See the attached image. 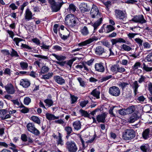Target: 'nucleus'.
<instances>
[{
    "label": "nucleus",
    "mask_w": 152,
    "mask_h": 152,
    "mask_svg": "<svg viewBox=\"0 0 152 152\" xmlns=\"http://www.w3.org/2000/svg\"><path fill=\"white\" fill-rule=\"evenodd\" d=\"M71 99L72 103L73 104L75 102L77 99V97L74 96H71Z\"/></svg>",
    "instance_id": "obj_58"
},
{
    "label": "nucleus",
    "mask_w": 152,
    "mask_h": 152,
    "mask_svg": "<svg viewBox=\"0 0 152 152\" xmlns=\"http://www.w3.org/2000/svg\"><path fill=\"white\" fill-rule=\"evenodd\" d=\"M94 40V39L93 38H90L87 40L83 42L79 43L78 44V45L79 46H85L91 43Z\"/></svg>",
    "instance_id": "obj_22"
},
{
    "label": "nucleus",
    "mask_w": 152,
    "mask_h": 152,
    "mask_svg": "<svg viewBox=\"0 0 152 152\" xmlns=\"http://www.w3.org/2000/svg\"><path fill=\"white\" fill-rule=\"evenodd\" d=\"M68 9L71 12H75L76 10L75 7L72 4L69 5Z\"/></svg>",
    "instance_id": "obj_41"
},
{
    "label": "nucleus",
    "mask_w": 152,
    "mask_h": 152,
    "mask_svg": "<svg viewBox=\"0 0 152 152\" xmlns=\"http://www.w3.org/2000/svg\"><path fill=\"white\" fill-rule=\"evenodd\" d=\"M79 8L82 12L88 11V7L87 4L84 3H82L80 4Z\"/></svg>",
    "instance_id": "obj_16"
},
{
    "label": "nucleus",
    "mask_w": 152,
    "mask_h": 152,
    "mask_svg": "<svg viewBox=\"0 0 152 152\" xmlns=\"http://www.w3.org/2000/svg\"><path fill=\"white\" fill-rule=\"evenodd\" d=\"M120 92L119 88L115 86L110 87L109 89V93L113 96H118L120 94Z\"/></svg>",
    "instance_id": "obj_7"
},
{
    "label": "nucleus",
    "mask_w": 152,
    "mask_h": 152,
    "mask_svg": "<svg viewBox=\"0 0 152 152\" xmlns=\"http://www.w3.org/2000/svg\"><path fill=\"white\" fill-rule=\"evenodd\" d=\"M54 56L56 59L58 61H62L64 60L66 58L64 56L62 55H58L54 53H52L51 55Z\"/></svg>",
    "instance_id": "obj_30"
},
{
    "label": "nucleus",
    "mask_w": 152,
    "mask_h": 152,
    "mask_svg": "<svg viewBox=\"0 0 152 152\" xmlns=\"http://www.w3.org/2000/svg\"><path fill=\"white\" fill-rule=\"evenodd\" d=\"M64 130L66 132L67 134L68 135H69L72 131V128L69 126L65 127L64 128Z\"/></svg>",
    "instance_id": "obj_39"
},
{
    "label": "nucleus",
    "mask_w": 152,
    "mask_h": 152,
    "mask_svg": "<svg viewBox=\"0 0 152 152\" xmlns=\"http://www.w3.org/2000/svg\"><path fill=\"white\" fill-rule=\"evenodd\" d=\"M135 133L134 131L132 129H127L125 130L123 134V137L124 140H130L134 137Z\"/></svg>",
    "instance_id": "obj_3"
},
{
    "label": "nucleus",
    "mask_w": 152,
    "mask_h": 152,
    "mask_svg": "<svg viewBox=\"0 0 152 152\" xmlns=\"http://www.w3.org/2000/svg\"><path fill=\"white\" fill-rule=\"evenodd\" d=\"M53 78L55 82L59 84L63 85L65 83V80L60 76H54Z\"/></svg>",
    "instance_id": "obj_12"
},
{
    "label": "nucleus",
    "mask_w": 152,
    "mask_h": 152,
    "mask_svg": "<svg viewBox=\"0 0 152 152\" xmlns=\"http://www.w3.org/2000/svg\"><path fill=\"white\" fill-rule=\"evenodd\" d=\"M106 118V115L103 113L97 116L96 117L97 121L98 122H104Z\"/></svg>",
    "instance_id": "obj_17"
},
{
    "label": "nucleus",
    "mask_w": 152,
    "mask_h": 152,
    "mask_svg": "<svg viewBox=\"0 0 152 152\" xmlns=\"http://www.w3.org/2000/svg\"><path fill=\"white\" fill-rule=\"evenodd\" d=\"M46 118L49 120H52L58 119L59 117L56 116L50 113H47L46 114Z\"/></svg>",
    "instance_id": "obj_20"
},
{
    "label": "nucleus",
    "mask_w": 152,
    "mask_h": 152,
    "mask_svg": "<svg viewBox=\"0 0 152 152\" xmlns=\"http://www.w3.org/2000/svg\"><path fill=\"white\" fill-rule=\"evenodd\" d=\"M49 70V68L48 67L44 66L42 67L41 70V72L42 73L44 74L47 72Z\"/></svg>",
    "instance_id": "obj_46"
},
{
    "label": "nucleus",
    "mask_w": 152,
    "mask_h": 152,
    "mask_svg": "<svg viewBox=\"0 0 152 152\" xmlns=\"http://www.w3.org/2000/svg\"><path fill=\"white\" fill-rule=\"evenodd\" d=\"M25 18L27 21H29L33 19L32 13L29 9H27L24 14Z\"/></svg>",
    "instance_id": "obj_9"
},
{
    "label": "nucleus",
    "mask_w": 152,
    "mask_h": 152,
    "mask_svg": "<svg viewBox=\"0 0 152 152\" xmlns=\"http://www.w3.org/2000/svg\"><path fill=\"white\" fill-rule=\"evenodd\" d=\"M81 33L83 36L87 35L89 33V31L87 28L86 26H84L82 28L80 31Z\"/></svg>",
    "instance_id": "obj_26"
},
{
    "label": "nucleus",
    "mask_w": 152,
    "mask_h": 152,
    "mask_svg": "<svg viewBox=\"0 0 152 152\" xmlns=\"http://www.w3.org/2000/svg\"><path fill=\"white\" fill-rule=\"evenodd\" d=\"M60 135L58 137V140L57 141L58 144H60L61 145H62L64 144V142L62 140L61 137L60 136V134L59 133Z\"/></svg>",
    "instance_id": "obj_57"
},
{
    "label": "nucleus",
    "mask_w": 152,
    "mask_h": 152,
    "mask_svg": "<svg viewBox=\"0 0 152 152\" xmlns=\"http://www.w3.org/2000/svg\"><path fill=\"white\" fill-rule=\"evenodd\" d=\"M140 149L142 152H148L149 149V147L148 144H143L141 146Z\"/></svg>",
    "instance_id": "obj_28"
},
{
    "label": "nucleus",
    "mask_w": 152,
    "mask_h": 152,
    "mask_svg": "<svg viewBox=\"0 0 152 152\" xmlns=\"http://www.w3.org/2000/svg\"><path fill=\"white\" fill-rule=\"evenodd\" d=\"M118 72H123L125 71V69L123 67H120L118 65Z\"/></svg>",
    "instance_id": "obj_62"
},
{
    "label": "nucleus",
    "mask_w": 152,
    "mask_h": 152,
    "mask_svg": "<svg viewBox=\"0 0 152 152\" xmlns=\"http://www.w3.org/2000/svg\"><path fill=\"white\" fill-rule=\"evenodd\" d=\"M147 77V76L141 75L140 78L138 80V82L140 83H141L143 82H144L146 79Z\"/></svg>",
    "instance_id": "obj_50"
},
{
    "label": "nucleus",
    "mask_w": 152,
    "mask_h": 152,
    "mask_svg": "<svg viewBox=\"0 0 152 152\" xmlns=\"http://www.w3.org/2000/svg\"><path fill=\"white\" fill-rule=\"evenodd\" d=\"M88 100H85L81 102H80V105L82 107H85L86 105L88 104Z\"/></svg>",
    "instance_id": "obj_53"
},
{
    "label": "nucleus",
    "mask_w": 152,
    "mask_h": 152,
    "mask_svg": "<svg viewBox=\"0 0 152 152\" xmlns=\"http://www.w3.org/2000/svg\"><path fill=\"white\" fill-rule=\"evenodd\" d=\"M45 102L48 107H50L53 104V101L50 99H47L44 101Z\"/></svg>",
    "instance_id": "obj_37"
},
{
    "label": "nucleus",
    "mask_w": 152,
    "mask_h": 152,
    "mask_svg": "<svg viewBox=\"0 0 152 152\" xmlns=\"http://www.w3.org/2000/svg\"><path fill=\"white\" fill-rule=\"evenodd\" d=\"M73 126L75 129L78 130L81 128V123L79 121H76L73 122Z\"/></svg>",
    "instance_id": "obj_24"
},
{
    "label": "nucleus",
    "mask_w": 152,
    "mask_h": 152,
    "mask_svg": "<svg viewBox=\"0 0 152 152\" xmlns=\"http://www.w3.org/2000/svg\"><path fill=\"white\" fill-rule=\"evenodd\" d=\"M121 48L126 51H129L132 50V48L129 46L125 44H123L121 47Z\"/></svg>",
    "instance_id": "obj_35"
},
{
    "label": "nucleus",
    "mask_w": 152,
    "mask_h": 152,
    "mask_svg": "<svg viewBox=\"0 0 152 152\" xmlns=\"http://www.w3.org/2000/svg\"><path fill=\"white\" fill-rule=\"evenodd\" d=\"M142 135L143 138L146 139L150 137L149 130L148 129H146L142 133Z\"/></svg>",
    "instance_id": "obj_29"
},
{
    "label": "nucleus",
    "mask_w": 152,
    "mask_h": 152,
    "mask_svg": "<svg viewBox=\"0 0 152 152\" xmlns=\"http://www.w3.org/2000/svg\"><path fill=\"white\" fill-rule=\"evenodd\" d=\"M30 84V82L27 79H22L20 80V85L24 88H27Z\"/></svg>",
    "instance_id": "obj_13"
},
{
    "label": "nucleus",
    "mask_w": 152,
    "mask_h": 152,
    "mask_svg": "<svg viewBox=\"0 0 152 152\" xmlns=\"http://www.w3.org/2000/svg\"><path fill=\"white\" fill-rule=\"evenodd\" d=\"M99 19L96 21L93 24V26L94 28V30L96 29L97 27L99 26L101 23L102 20V17L99 18Z\"/></svg>",
    "instance_id": "obj_25"
},
{
    "label": "nucleus",
    "mask_w": 152,
    "mask_h": 152,
    "mask_svg": "<svg viewBox=\"0 0 152 152\" xmlns=\"http://www.w3.org/2000/svg\"><path fill=\"white\" fill-rule=\"evenodd\" d=\"M90 15L92 18H98L102 17L98 8L94 5H93L92 7L90 12Z\"/></svg>",
    "instance_id": "obj_6"
},
{
    "label": "nucleus",
    "mask_w": 152,
    "mask_h": 152,
    "mask_svg": "<svg viewBox=\"0 0 152 152\" xmlns=\"http://www.w3.org/2000/svg\"><path fill=\"white\" fill-rule=\"evenodd\" d=\"M118 65H114L111 67V70L113 72L116 73H117Z\"/></svg>",
    "instance_id": "obj_42"
},
{
    "label": "nucleus",
    "mask_w": 152,
    "mask_h": 152,
    "mask_svg": "<svg viewBox=\"0 0 152 152\" xmlns=\"http://www.w3.org/2000/svg\"><path fill=\"white\" fill-rule=\"evenodd\" d=\"M129 85V83L125 82L121 83H119V85L123 88H124L126 86Z\"/></svg>",
    "instance_id": "obj_60"
},
{
    "label": "nucleus",
    "mask_w": 152,
    "mask_h": 152,
    "mask_svg": "<svg viewBox=\"0 0 152 152\" xmlns=\"http://www.w3.org/2000/svg\"><path fill=\"white\" fill-rule=\"evenodd\" d=\"M9 145L12 147H11L12 148H15L16 147V146L12 143H10L9 145H8V144L5 142H0V146H1L7 148L8 147Z\"/></svg>",
    "instance_id": "obj_21"
},
{
    "label": "nucleus",
    "mask_w": 152,
    "mask_h": 152,
    "mask_svg": "<svg viewBox=\"0 0 152 152\" xmlns=\"http://www.w3.org/2000/svg\"><path fill=\"white\" fill-rule=\"evenodd\" d=\"M13 41L15 42L16 45L19 46V42L23 41V39H22L18 37L14 38L13 39Z\"/></svg>",
    "instance_id": "obj_40"
},
{
    "label": "nucleus",
    "mask_w": 152,
    "mask_h": 152,
    "mask_svg": "<svg viewBox=\"0 0 152 152\" xmlns=\"http://www.w3.org/2000/svg\"><path fill=\"white\" fill-rule=\"evenodd\" d=\"M66 148L69 152H76L77 150L76 145L74 141H68L66 143Z\"/></svg>",
    "instance_id": "obj_5"
},
{
    "label": "nucleus",
    "mask_w": 152,
    "mask_h": 152,
    "mask_svg": "<svg viewBox=\"0 0 152 152\" xmlns=\"http://www.w3.org/2000/svg\"><path fill=\"white\" fill-rule=\"evenodd\" d=\"M52 11L53 12H57L60 9L62 5L65 3V0H58V2H56L55 0H49Z\"/></svg>",
    "instance_id": "obj_1"
},
{
    "label": "nucleus",
    "mask_w": 152,
    "mask_h": 152,
    "mask_svg": "<svg viewBox=\"0 0 152 152\" xmlns=\"http://www.w3.org/2000/svg\"><path fill=\"white\" fill-rule=\"evenodd\" d=\"M21 47L23 48L26 49L27 50H31V48L30 47L27 45L23 44H22Z\"/></svg>",
    "instance_id": "obj_61"
},
{
    "label": "nucleus",
    "mask_w": 152,
    "mask_h": 152,
    "mask_svg": "<svg viewBox=\"0 0 152 152\" xmlns=\"http://www.w3.org/2000/svg\"><path fill=\"white\" fill-rule=\"evenodd\" d=\"M114 29L115 28L113 26L109 25L105 27L104 32L106 33H108L113 31Z\"/></svg>",
    "instance_id": "obj_31"
},
{
    "label": "nucleus",
    "mask_w": 152,
    "mask_h": 152,
    "mask_svg": "<svg viewBox=\"0 0 152 152\" xmlns=\"http://www.w3.org/2000/svg\"><path fill=\"white\" fill-rule=\"evenodd\" d=\"M135 107L134 106H132L126 109L127 114L132 113L135 110Z\"/></svg>",
    "instance_id": "obj_34"
},
{
    "label": "nucleus",
    "mask_w": 152,
    "mask_h": 152,
    "mask_svg": "<svg viewBox=\"0 0 152 152\" xmlns=\"http://www.w3.org/2000/svg\"><path fill=\"white\" fill-rule=\"evenodd\" d=\"M137 118V115L135 114H133L132 115L130 118V120L131 122H134Z\"/></svg>",
    "instance_id": "obj_52"
},
{
    "label": "nucleus",
    "mask_w": 152,
    "mask_h": 152,
    "mask_svg": "<svg viewBox=\"0 0 152 152\" xmlns=\"http://www.w3.org/2000/svg\"><path fill=\"white\" fill-rule=\"evenodd\" d=\"M131 20L134 22L138 23L141 24L145 23L147 22L146 20L144 19L143 15H142L134 16Z\"/></svg>",
    "instance_id": "obj_8"
},
{
    "label": "nucleus",
    "mask_w": 152,
    "mask_h": 152,
    "mask_svg": "<svg viewBox=\"0 0 152 152\" xmlns=\"http://www.w3.org/2000/svg\"><path fill=\"white\" fill-rule=\"evenodd\" d=\"M21 140L24 142L28 141V142L32 143L33 142L32 140L29 137H28L25 134H23L21 136Z\"/></svg>",
    "instance_id": "obj_19"
},
{
    "label": "nucleus",
    "mask_w": 152,
    "mask_h": 152,
    "mask_svg": "<svg viewBox=\"0 0 152 152\" xmlns=\"http://www.w3.org/2000/svg\"><path fill=\"white\" fill-rule=\"evenodd\" d=\"M96 70L98 72H103L104 70V68L102 63L96 64L95 65Z\"/></svg>",
    "instance_id": "obj_15"
},
{
    "label": "nucleus",
    "mask_w": 152,
    "mask_h": 152,
    "mask_svg": "<svg viewBox=\"0 0 152 152\" xmlns=\"http://www.w3.org/2000/svg\"><path fill=\"white\" fill-rule=\"evenodd\" d=\"M54 122L56 123L60 124L64 126H65V124L64 121L63 120L61 119L55 120L54 121Z\"/></svg>",
    "instance_id": "obj_49"
},
{
    "label": "nucleus",
    "mask_w": 152,
    "mask_h": 152,
    "mask_svg": "<svg viewBox=\"0 0 152 152\" xmlns=\"http://www.w3.org/2000/svg\"><path fill=\"white\" fill-rule=\"evenodd\" d=\"M143 69L146 72H150L152 71V67H149L145 63H143Z\"/></svg>",
    "instance_id": "obj_38"
},
{
    "label": "nucleus",
    "mask_w": 152,
    "mask_h": 152,
    "mask_svg": "<svg viewBox=\"0 0 152 152\" xmlns=\"http://www.w3.org/2000/svg\"><path fill=\"white\" fill-rule=\"evenodd\" d=\"M134 40L139 44L140 45H142V41L141 39L139 38H136L134 39Z\"/></svg>",
    "instance_id": "obj_63"
},
{
    "label": "nucleus",
    "mask_w": 152,
    "mask_h": 152,
    "mask_svg": "<svg viewBox=\"0 0 152 152\" xmlns=\"http://www.w3.org/2000/svg\"><path fill=\"white\" fill-rule=\"evenodd\" d=\"M21 105L19 106V107L22 108L20 110L21 112L23 113H26L28 112L29 110L28 108L25 107L22 104H21Z\"/></svg>",
    "instance_id": "obj_33"
},
{
    "label": "nucleus",
    "mask_w": 152,
    "mask_h": 152,
    "mask_svg": "<svg viewBox=\"0 0 152 152\" xmlns=\"http://www.w3.org/2000/svg\"><path fill=\"white\" fill-rule=\"evenodd\" d=\"M140 65L141 64L139 62H137L135 63L134 65L132 66V68L133 70H135L140 67Z\"/></svg>",
    "instance_id": "obj_44"
},
{
    "label": "nucleus",
    "mask_w": 152,
    "mask_h": 152,
    "mask_svg": "<svg viewBox=\"0 0 152 152\" xmlns=\"http://www.w3.org/2000/svg\"><path fill=\"white\" fill-rule=\"evenodd\" d=\"M80 111L82 115L83 116L85 117H87L88 116V114L87 112L82 110H80Z\"/></svg>",
    "instance_id": "obj_55"
},
{
    "label": "nucleus",
    "mask_w": 152,
    "mask_h": 152,
    "mask_svg": "<svg viewBox=\"0 0 152 152\" xmlns=\"http://www.w3.org/2000/svg\"><path fill=\"white\" fill-rule=\"evenodd\" d=\"M7 92L10 94H13L15 92V90L13 85L11 83L8 84L5 86Z\"/></svg>",
    "instance_id": "obj_11"
},
{
    "label": "nucleus",
    "mask_w": 152,
    "mask_h": 152,
    "mask_svg": "<svg viewBox=\"0 0 152 152\" xmlns=\"http://www.w3.org/2000/svg\"><path fill=\"white\" fill-rule=\"evenodd\" d=\"M118 113L121 115H125L127 114L126 110L122 109L118 110Z\"/></svg>",
    "instance_id": "obj_48"
},
{
    "label": "nucleus",
    "mask_w": 152,
    "mask_h": 152,
    "mask_svg": "<svg viewBox=\"0 0 152 152\" xmlns=\"http://www.w3.org/2000/svg\"><path fill=\"white\" fill-rule=\"evenodd\" d=\"M77 80L79 82L80 85L82 87H84L85 86V84L84 82L82 79L80 77H78L77 78Z\"/></svg>",
    "instance_id": "obj_47"
},
{
    "label": "nucleus",
    "mask_w": 152,
    "mask_h": 152,
    "mask_svg": "<svg viewBox=\"0 0 152 152\" xmlns=\"http://www.w3.org/2000/svg\"><path fill=\"white\" fill-rule=\"evenodd\" d=\"M137 34L133 33H129L127 34V36L129 38L131 39L134 38V36L137 35Z\"/></svg>",
    "instance_id": "obj_59"
},
{
    "label": "nucleus",
    "mask_w": 152,
    "mask_h": 152,
    "mask_svg": "<svg viewBox=\"0 0 152 152\" xmlns=\"http://www.w3.org/2000/svg\"><path fill=\"white\" fill-rule=\"evenodd\" d=\"M11 55L12 56H15L16 57H18L19 56L17 52L13 49H12Z\"/></svg>",
    "instance_id": "obj_54"
},
{
    "label": "nucleus",
    "mask_w": 152,
    "mask_h": 152,
    "mask_svg": "<svg viewBox=\"0 0 152 152\" xmlns=\"http://www.w3.org/2000/svg\"><path fill=\"white\" fill-rule=\"evenodd\" d=\"M139 86L137 82L135 81L132 85V87L134 90L135 95H136L137 93V88Z\"/></svg>",
    "instance_id": "obj_27"
},
{
    "label": "nucleus",
    "mask_w": 152,
    "mask_h": 152,
    "mask_svg": "<svg viewBox=\"0 0 152 152\" xmlns=\"http://www.w3.org/2000/svg\"><path fill=\"white\" fill-rule=\"evenodd\" d=\"M21 68L23 70H26L27 68L28 65V63L25 61H21L20 63Z\"/></svg>",
    "instance_id": "obj_32"
},
{
    "label": "nucleus",
    "mask_w": 152,
    "mask_h": 152,
    "mask_svg": "<svg viewBox=\"0 0 152 152\" xmlns=\"http://www.w3.org/2000/svg\"><path fill=\"white\" fill-rule=\"evenodd\" d=\"M9 7L11 8L12 10H14L17 9L18 7L16 6L14 3H12L10 5Z\"/></svg>",
    "instance_id": "obj_64"
},
{
    "label": "nucleus",
    "mask_w": 152,
    "mask_h": 152,
    "mask_svg": "<svg viewBox=\"0 0 152 152\" xmlns=\"http://www.w3.org/2000/svg\"><path fill=\"white\" fill-rule=\"evenodd\" d=\"M7 110L5 109L0 110V117L3 119L5 115L7 113Z\"/></svg>",
    "instance_id": "obj_36"
},
{
    "label": "nucleus",
    "mask_w": 152,
    "mask_h": 152,
    "mask_svg": "<svg viewBox=\"0 0 152 152\" xmlns=\"http://www.w3.org/2000/svg\"><path fill=\"white\" fill-rule=\"evenodd\" d=\"M95 53L100 55L104 52V49L101 46H98L95 49Z\"/></svg>",
    "instance_id": "obj_18"
},
{
    "label": "nucleus",
    "mask_w": 152,
    "mask_h": 152,
    "mask_svg": "<svg viewBox=\"0 0 152 152\" xmlns=\"http://www.w3.org/2000/svg\"><path fill=\"white\" fill-rule=\"evenodd\" d=\"M34 57L40 58L42 59L48 60V58L47 56H44L40 55H34Z\"/></svg>",
    "instance_id": "obj_51"
},
{
    "label": "nucleus",
    "mask_w": 152,
    "mask_h": 152,
    "mask_svg": "<svg viewBox=\"0 0 152 152\" xmlns=\"http://www.w3.org/2000/svg\"><path fill=\"white\" fill-rule=\"evenodd\" d=\"M30 119L35 123L38 124H40V120L38 117L35 115H33L30 118Z\"/></svg>",
    "instance_id": "obj_23"
},
{
    "label": "nucleus",
    "mask_w": 152,
    "mask_h": 152,
    "mask_svg": "<svg viewBox=\"0 0 152 152\" xmlns=\"http://www.w3.org/2000/svg\"><path fill=\"white\" fill-rule=\"evenodd\" d=\"M26 127L28 131L36 135L40 134L39 131L35 127L34 124L32 123H28Z\"/></svg>",
    "instance_id": "obj_4"
},
{
    "label": "nucleus",
    "mask_w": 152,
    "mask_h": 152,
    "mask_svg": "<svg viewBox=\"0 0 152 152\" xmlns=\"http://www.w3.org/2000/svg\"><path fill=\"white\" fill-rule=\"evenodd\" d=\"M145 59L148 62H152V52L149 53L146 57Z\"/></svg>",
    "instance_id": "obj_43"
},
{
    "label": "nucleus",
    "mask_w": 152,
    "mask_h": 152,
    "mask_svg": "<svg viewBox=\"0 0 152 152\" xmlns=\"http://www.w3.org/2000/svg\"><path fill=\"white\" fill-rule=\"evenodd\" d=\"M115 15L117 18L123 20L125 17V14L124 12L119 10H115Z\"/></svg>",
    "instance_id": "obj_10"
},
{
    "label": "nucleus",
    "mask_w": 152,
    "mask_h": 152,
    "mask_svg": "<svg viewBox=\"0 0 152 152\" xmlns=\"http://www.w3.org/2000/svg\"><path fill=\"white\" fill-rule=\"evenodd\" d=\"M77 20L78 19L72 14L67 15L65 18V23L72 27L75 26Z\"/></svg>",
    "instance_id": "obj_2"
},
{
    "label": "nucleus",
    "mask_w": 152,
    "mask_h": 152,
    "mask_svg": "<svg viewBox=\"0 0 152 152\" xmlns=\"http://www.w3.org/2000/svg\"><path fill=\"white\" fill-rule=\"evenodd\" d=\"M53 49L54 50L56 51L61 50L62 48L60 46L56 45L53 46Z\"/></svg>",
    "instance_id": "obj_56"
},
{
    "label": "nucleus",
    "mask_w": 152,
    "mask_h": 152,
    "mask_svg": "<svg viewBox=\"0 0 152 152\" xmlns=\"http://www.w3.org/2000/svg\"><path fill=\"white\" fill-rule=\"evenodd\" d=\"M24 103L26 105H28L31 102V99L28 97H26L24 99Z\"/></svg>",
    "instance_id": "obj_45"
},
{
    "label": "nucleus",
    "mask_w": 152,
    "mask_h": 152,
    "mask_svg": "<svg viewBox=\"0 0 152 152\" xmlns=\"http://www.w3.org/2000/svg\"><path fill=\"white\" fill-rule=\"evenodd\" d=\"M100 91L98 88H95L91 92L90 94L96 99L100 98Z\"/></svg>",
    "instance_id": "obj_14"
}]
</instances>
